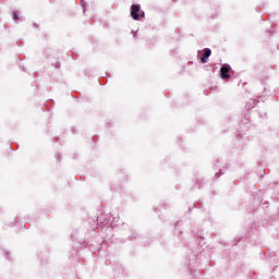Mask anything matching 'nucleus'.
I'll return each instance as SVG.
<instances>
[{"mask_svg":"<svg viewBox=\"0 0 279 279\" xmlns=\"http://www.w3.org/2000/svg\"><path fill=\"white\" fill-rule=\"evenodd\" d=\"M131 16L134 19V21H138L140 16H145V12L141 11V5L140 4H133L131 7Z\"/></svg>","mask_w":279,"mask_h":279,"instance_id":"obj_1","label":"nucleus"},{"mask_svg":"<svg viewBox=\"0 0 279 279\" xmlns=\"http://www.w3.org/2000/svg\"><path fill=\"white\" fill-rule=\"evenodd\" d=\"M230 68H228V66H222L221 69H220V76H221V78L222 80H228V78H230Z\"/></svg>","mask_w":279,"mask_h":279,"instance_id":"obj_2","label":"nucleus"},{"mask_svg":"<svg viewBox=\"0 0 279 279\" xmlns=\"http://www.w3.org/2000/svg\"><path fill=\"white\" fill-rule=\"evenodd\" d=\"M211 53H213V51L209 48L205 49V52L201 57V62H203V64H206V62H208V58H210Z\"/></svg>","mask_w":279,"mask_h":279,"instance_id":"obj_3","label":"nucleus"},{"mask_svg":"<svg viewBox=\"0 0 279 279\" xmlns=\"http://www.w3.org/2000/svg\"><path fill=\"white\" fill-rule=\"evenodd\" d=\"M13 19L14 21H19V15L16 14V12L13 13Z\"/></svg>","mask_w":279,"mask_h":279,"instance_id":"obj_4","label":"nucleus"}]
</instances>
